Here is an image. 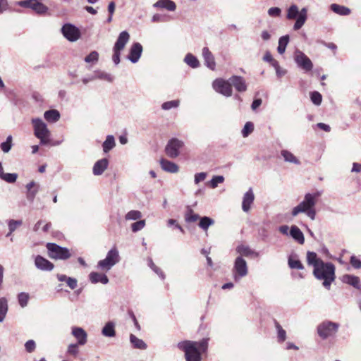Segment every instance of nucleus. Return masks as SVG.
Masks as SVG:
<instances>
[{
	"label": "nucleus",
	"instance_id": "obj_1",
	"mask_svg": "<svg viewBox=\"0 0 361 361\" xmlns=\"http://www.w3.org/2000/svg\"><path fill=\"white\" fill-rule=\"evenodd\" d=\"M335 266L331 262H324L317 258V279L323 280L322 285L329 290L331 284L336 279Z\"/></svg>",
	"mask_w": 361,
	"mask_h": 361
},
{
	"label": "nucleus",
	"instance_id": "obj_2",
	"mask_svg": "<svg viewBox=\"0 0 361 361\" xmlns=\"http://www.w3.org/2000/svg\"><path fill=\"white\" fill-rule=\"evenodd\" d=\"M316 203V193H307L302 202L292 210V215L297 216L300 213H306L312 219H314L315 212L313 207Z\"/></svg>",
	"mask_w": 361,
	"mask_h": 361
},
{
	"label": "nucleus",
	"instance_id": "obj_3",
	"mask_svg": "<svg viewBox=\"0 0 361 361\" xmlns=\"http://www.w3.org/2000/svg\"><path fill=\"white\" fill-rule=\"evenodd\" d=\"M31 122L33 126L34 135L39 140L40 145L49 144L51 132L48 129L47 124L39 118H32Z\"/></svg>",
	"mask_w": 361,
	"mask_h": 361
},
{
	"label": "nucleus",
	"instance_id": "obj_4",
	"mask_svg": "<svg viewBox=\"0 0 361 361\" xmlns=\"http://www.w3.org/2000/svg\"><path fill=\"white\" fill-rule=\"evenodd\" d=\"M286 18L288 20H296L293 29L298 30L304 25L307 18V9L305 7L299 11L298 6L293 4L287 10Z\"/></svg>",
	"mask_w": 361,
	"mask_h": 361
},
{
	"label": "nucleus",
	"instance_id": "obj_5",
	"mask_svg": "<svg viewBox=\"0 0 361 361\" xmlns=\"http://www.w3.org/2000/svg\"><path fill=\"white\" fill-rule=\"evenodd\" d=\"M178 348L185 353L186 361H201V353L195 348V343L191 341L179 342Z\"/></svg>",
	"mask_w": 361,
	"mask_h": 361
},
{
	"label": "nucleus",
	"instance_id": "obj_6",
	"mask_svg": "<svg viewBox=\"0 0 361 361\" xmlns=\"http://www.w3.org/2000/svg\"><path fill=\"white\" fill-rule=\"evenodd\" d=\"M120 261L118 250L116 247H112L106 254V257L98 262L97 268L108 271Z\"/></svg>",
	"mask_w": 361,
	"mask_h": 361
},
{
	"label": "nucleus",
	"instance_id": "obj_7",
	"mask_svg": "<svg viewBox=\"0 0 361 361\" xmlns=\"http://www.w3.org/2000/svg\"><path fill=\"white\" fill-rule=\"evenodd\" d=\"M339 324L330 321H325L317 326V334L323 339L334 338L338 332Z\"/></svg>",
	"mask_w": 361,
	"mask_h": 361
},
{
	"label": "nucleus",
	"instance_id": "obj_8",
	"mask_svg": "<svg viewBox=\"0 0 361 361\" xmlns=\"http://www.w3.org/2000/svg\"><path fill=\"white\" fill-rule=\"evenodd\" d=\"M49 257L51 259L66 260L71 255L68 248L61 247L56 243H48L46 245Z\"/></svg>",
	"mask_w": 361,
	"mask_h": 361
},
{
	"label": "nucleus",
	"instance_id": "obj_9",
	"mask_svg": "<svg viewBox=\"0 0 361 361\" xmlns=\"http://www.w3.org/2000/svg\"><path fill=\"white\" fill-rule=\"evenodd\" d=\"M248 273V268L246 261L241 257H236L233 268V274L235 281H238L245 277Z\"/></svg>",
	"mask_w": 361,
	"mask_h": 361
},
{
	"label": "nucleus",
	"instance_id": "obj_10",
	"mask_svg": "<svg viewBox=\"0 0 361 361\" xmlns=\"http://www.w3.org/2000/svg\"><path fill=\"white\" fill-rule=\"evenodd\" d=\"M63 37L70 42H75L80 37V30L73 24L66 23L61 27Z\"/></svg>",
	"mask_w": 361,
	"mask_h": 361
},
{
	"label": "nucleus",
	"instance_id": "obj_11",
	"mask_svg": "<svg viewBox=\"0 0 361 361\" xmlns=\"http://www.w3.org/2000/svg\"><path fill=\"white\" fill-rule=\"evenodd\" d=\"M294 60L299 68L305 72L310 71L313 68L311 60L301 51L297 49L294 54Z\"/></svg>",
	"mask_w": 361,
	"mask_h": 361
},
{
	"label": "nucleus",
	"instance_id": "obj_12",
	"mask_svg": "<svg viewBox=\"0 0 361 361\" xmlns=\"http://www.w3.org/2000/svg\"><path fill=\"white\" fill-rule=\"evenodd\" d=\"M184 142L177 138L171 139L166 146V154L170 158H176L180 154V149L183 147Z\"/></svg>",
	"mask_w": 361,
	"mask_h": 361
},
{
	"label": "nucleus",
	"instance_id": "obj_13",
	"mask_svg": "<svg viewBox=\"0 0 361 361\" xmlns=\"http://www.w3.org/2000/svg\"><path fill=\"white\" fill-rule=\"evenodd\" d=\"M213 88L219 93L226 96L231 97L233 93V90L229 82V79L225 80L221 78L216 79L213 82Z\"/></svg>",
	"mask_w": 361,
	"mask_h": 361
},
{
	"label": "nucleus",
	"instance_id": "obj_14",
	"mask_svg": "<svg viewBox=\"0 0 361 361\" xmlns=\"http://www.w3.org/2000/svg\"><path fill=\"white\" fill-rule=\"evenodd\" d=\"M18 5L25 8H30L37 14H44L48 11V7L36 0H24L18 2Z\"/></svg>",
	"mask_w": 361,
	"mask_h": 361
},
{
	"label": "nucleus",
	"instance_id": "obj_15",
	"mask_svg": "<svg viewBox=\"0 0 361 361\" xmlns=\"http://www.w3.org/2000/svg\"><path fill=\"white\" fill-rule=\"evenodd\" d=\"M35 265L37 269L44 271H51L54 268V265L52 262L42 257L37 255L35 258Z\"/></svg>",
	"mask_w": 361,
	"mask_h": 361
},
{
	"label": "nucleus",
	"instance_id": "obj_16",
	"mask_svg": "<svg viewBox=\"0 0 361 361\" xmlns=\"http://www.w3.org/2000/svg\"><path fill=\"white\" fill-rule=\"evenodd\" d=\"M142 46L139 42H135L132 44L129 54L128 56V59L130 60L132 63H137L142 54Z\"/></svg>",
	"mask_w": 361,
	"mask_h": 361
},
{
	"label": "nucleus",
	"instance_id": "obj_17",
	"mask_svg": "<svg viewBox=\"0 0 361 361\" xmlns=\"http://www.w3.org/2000/svg\"><path fill=\"white\" fill-rule=\"evenodd\" d=\"M229 82L231 87L234 88L240 92H243L247 90V84L245 80L242 76L233 75L229 78Z\"/></svg>",
	"mask_w": 361,
	"mask_h": 361
},
{
	"label": "nucleus",
	"instance_id": "obj_18",
	"mask_svg": "<svg viewBox=\"0 0 361 361\" xmlns=\"http://www.w3.org/2000/svg\"><path fill=\"white\" fill-rule=\"evenodd\" d=\"M71 334L76 338L79 345H84L87 343V334L82 328L73 326Z\"/></svg>",
	"mask_w": 361,
	"mask_h": 361
},
{
	"label": "nucleus",
	"instance_id": "obj_19",
	"mask_svg": "<svg viewBox=\"0 0 361 361\" xmlns=\"http://www.w3.org/2000/svg\"><path fill=\"white\" fill-rule=\"evenodd\" d=\"M25 188L27 189L26 197L30 202L32 203L39 190V185L32 180L28 183Z\"/></svg>",
	"mask_w": 361,
	"mask_h": 361
},
{
	"label": "nucleus",
	"instance_id": "obj_20",
	"mask_svg": "<svg viewBox=\"0 0 361 361\" xmlns=\"http://www.w3.org/2000/svg\"><path fill=\"white\" fill-rule=\"evenodd\" d=\"M130 39V35L127 31H122L113 47V50L121 51Z\"/></svg>",
	"mask_w": 361,
	"mask_h": 361
},
{
	"label": "nucleus",
	"instance_id": "obj_21",
	"mask_svg": "<svg viewBox=\"0 0 361 361\" xmlns=\"http://www.w3.org/2000/svg\"><path fill=\"white\" fill-rule=\"evenodd\" d=\"M202 57L204 61V64L211 70H214L216 68V62L214 56L212 53L209 51L208 47H204L202 49Z\"/></svg>",
	"mask_w": 361,
	"mask_h": 361
},
{
	"label": "nucleus",
	"instance_id": "obj_22",
	"mask_svg": "<svg viewBox=\"0 0 361 361\" xmlns=\"http://www.w3.org/2000/svg\"><path fill=\"white\" fill-rule=\"evenodd\" d=\"M255 200V195L252 188H250L245 194L243 198L242 209L245 212H249L251 205Z\"/></svg>",
	"mask_w": 361,
	"mask_h": 361
},
{
	"label": "nucleus",
	"instance_id": "obj_23",
	"mask_svg": "<svg viewBox=\"0 0 361 361\" xmlns=\"http://www.w3.org/2000/svg\"><path fill=\"white\" fill-rule=\"evenodd\" d=\"M109 161L106 158H103L97 161L93 166L92 172L94 176L102 175L108 168Z\"/></svg>",
	"mask_w": 361,
	"mask_h": 361
},
{
	"label": "nucleus",
	"instance_id": "obj_24",
	"mask_svg": "<svg viewBox=\"0 0 361 361\" xmlns=\"http://www.w3.org/2000/svg\"><path fill=\"white\" fill-rule=\"evenodd\" d=\"M236 252L240 255V256L243 257H259V253L252 250L249 246L245 245H239L237 246Z\"/></svg>",
	"mask_w": 361,
	"mask_h": 361
},
{
	"label": "nucleus",
	"instance_id": "obj_25",
	"mask_svg": "<svg viewBox=\"0 0 361 361\" xmlns=\"http://www.w3.org/2000/svg\"><path fill=\"white\" fill-rule=\"evenodd\" d=\"M160 165L164 171L169 173H175L179 170V166L176 164L166 159H161L160 160Z\"/></svg>",
	"mask_w": 361,
	"mask_h": 361
},
{
	"label": "nucleus",
	"instance_id": "obj_26",
	"mask_svg": "<svg viewBox=\"0 0 361 361\" xmlns=\"http://www.w3.org/2000/svg\"><path fill=\"white\" fill-rule=\"evenodd\" d=\"M153 7L157 8H164L169 11H174L176 8V5L171 0H159L153 4Z\"/></svg>",
	"mask_w": 361,
	"mask_h": 361
},
{
	"label": "nucleus",
	"instance_id": "obj_27",
	"mask_svg": "<svg viewBox=\"0 0 361 361\" xmlns=\"http://www.w3.org/2000/svg\"><path fill=\"white\" fill-rule=\"evenodd\" d=\"M89 279L92 283H102V284H107L109 283L107 276L98 272H91L89 275Z\"/></svg>",
	"mask_w": 361,
	"mask_h": 361
},
{
	"label": "nucleus",
	"instance_id": "obj_28",
	"mask_svg": "<svg viewBox=\"0 0 361 361\" xmlns=\"http://www.w3.org/2000/svg\"><path fill=\"white\" fill-rule=\"evenodd\" d=\"M0 178L8 183H14L18 178V174L16 173H4L2 164L0 163Z\"/></svg>",
	"mask_w": 361,
	"mask_h": 361
},
{
	"label": "nucleus",
	"instance_id": "obj_29",
	"mask_svg": "<svg viewBox=\"0 0 361 361\" xmlns=\"http://www.w3.org/2000/svg\"><path fill=\"white\" fill-rule=\"evenodd\" d=\"M290 236L298 243L303 244L305 241L304 235L300 228L296 226H292L290 230Z\"/></svg>",
	"mask_w": 361,
	"mask_h": 361
},
{
	"label": "nucleus",
	"instance_id": "obj_30",
	"mask_svg": "<svg viewBox=\"0 0 361 361\" xmlns=\"http://www.w3.org/2000/svg\"><path fill=\"white\" fill-rule=\"evenodd\" d=\"M288 264L290 269H303L304 267L301 262L299 260L297 255L291 254L288 259Z\"/></svg>",
	"mask_w": 361,
	"mask_h": 361
},
{
	"label": "nucleus",
	"instance_id": "obj_31",
	"mask_svg": "<svg viewBox=\"0 0 361 361\" xmlns=\"http://www.w3.org/2000/svg\"><path fill=\"white\" fill-rule=\"evenodd\" d=\"M341 280L343 283H348L357 289L360 288V279L357 276L345 274L342 276Z\"/></svg>",
	"mask_w": 361,
	"mask_h": 361
},
{
	"label": "nucleus",
	"instance_id": "obj_32",
	"mask_svg": "<svg viewBox=\"0 0 361 361\" xmlns=\"http://www.w3.org/2000/svg\"><path fill=\"white\" fill-rule=\"evenodd\" d=\"M130 342L133 347L136 349L145 350L147 348V345L145 341L140 338H138L134 334L130 335Z\"/></svg>",
	"mask_w": 361,
	"mask_h": 361
},
{
	"label": "nucleus",
	"instance_id": "obj_33",
	"mask_svg": "<svg viewBox=\"0 0 361 361\" xmlns=\"http://www.w3.org/2000/svg\"><path fill=\"white\" fill-rule=\"evenodd\" d=\"M44 118L51 123H56L60 118V113L56 109L46 111L44 114Z\"/></svg>",
	"mask_w": 361,
	"mask_h": 361
},
{
	"label": "nucleus",
	"instance_id": "obj_34",
	"mask_svg": "<svg viewBox=\"0 0 361 361\" xmlns=\"http://www.w3.org/2000/svg\"><path fill=\"white\" fill-rule=\"evenodd\" d=\"M102 334L106 337H114L116 335L115 324L113 322H108L102 330Z\"/></svg>",
	"mask_w": 361,
	"mask_h": 361
},
{
	"label": "nucleus",
	"instance_id": "obj_35",
	"mask_svg": "<svg viewBox=\"0 0 361 361\" xmlns=\"http://www.w3.org/2000/svg\"><path fill=\"white\" fill-rule=\"evenodd\" d=\"M331 9L333 12L340 16H348L351 13L349 8L336 4H332L331 5Z\"/></svg>",
	"mask_w": 361,
	"mask_h": 361
},
{
	"label": "nucleus",
	"instance_id": "obj_36",
	"mask_svg": "<svg viewBox=\"0 0 361 361\" xmlns=\"http://www.w3.org/2000/svg\"><path fill=\"white\" fill-rule=\"evenodd\" d=\"M116 145L115 138L113 135H109L106 136L105 141L102 144V148L104 153L109 152Z\"/></svg>",
	"mask_w": 361,
	"mask_h": 361
},
{
	"label": "nucleus",
	"instance_id": "obj_37",
	"mask_svg": "<svg viewBox=\"0 0 361 361\" xmlns=\"http://www.w3.org/2000/svg\"><path fill=\"white\" fill-rule=\"evenodd\" d=\"M184 62L192 68H197L200 66V62L197 58L190 53L185 55Z\"/></svg>",
	"mask_w": 361,
	"mask_h": 361
},
{
	"label": "nucleus",
	"instance_id": "obj_38",
	"mask_svg": "<svg viewBox=\"0 0 361 361\" xmlns=\"http://www.w3.org/2000/svg\"><path fill=\"white\" fill-rule=\"evenodd\" d=\"M214 224V220L208 216L200 218L198 226L204 231H207L209 226Z\"/></svg>",
	"mask_w": 361,
	"mask_h": 361
},
{
	"label": "nucleus",
	"instance_id": "obj_39",
	"mask_svg": "<svg viewBox=\"0 0 361 361\" xmlns=\"http://www.w3.org/2000/svg\"><path fill=\"white\" fill-rule=\"evenodd\" d=\"M8 312V300L5 297L0 298V322H4Z\"/></svg>",
	"mask_w": 361,
	"mask_h": 361
},
{
	"label": "nucleus",
	"instance_id": "obj_40",
	"mask_svg": "<svg viewBox=\"0 0 361 361\" xmlns=\"http://www.w3.org/2000/svg\"><path fill=\"white\" fill-rule=\"evenodd\" d=\"M288 42L289 36L288 35L282 36L279 38L277 51L280 54H283L285 52Z\"/></svg>",
	"mask_w": 361,
	"mask_h": 361
},
{
	"label": "nucleus",
	"instance_id": "obj_41",
	"mask_svg": "<svg viewBox=\"0 0 361 361\" xmlns=\"http://www.w3.org/2000/svg\"><path fill=\"white\" fill-rule=\"evenodd\" d=\"M200 216L197 214H195L193 210L190 207H187V211L185 214V220L188 223L195 222L197 220L200 219Z\"/></svg>",
	"mask_w": 361,
	"mask_h": 361
},
{
	"label": "nucleus",
	"instance_id": "obj_42",
	"mask_svg": "<svg viewBox=\"0 0 361 361\" xmlns=\"http://www.w3.org/2000/svg\"><path fill=\"white\" fill-rule=\"evenodd\" d=\"M275 327L277 331L278 342L283 343L286 339V332L284 329H283L282 326L276 321H275Z\"/></svg>",
	"mask_w": 361,
	"mask_h": 361
},
{
	"label": "nucleus",
	"instance_id": "obj_43",
	"mask_svg": "<svg viewBox=\"0 0 361 361\" xmlns=\"http://www.w3.org/2000/svg\"><path fill=\"white\" fill-rule=\"evenodd\" d=\"M307 262L309 265L313 267L312 274L316 277V253L308 251L307 253Z\"/></svg>",
	"mask_w": 361,
	"mask_h": 361
},
{
	"label": "nucleus",
	"instance_id": "obj_44",
	"mask_svg": "<svg viewBox=\"0 0 361 361\" xmlns=\"http://www.w3.org/2000/svg\"><path fill=\"white\" fill-rule=\"evenodd\" d=\"M281 156L283 157L284 160L287 162L298 164L300 163L299 160L290 152L287 150L281 151Z\"/></svg>",
	"mask_w": 361,
	"mask_h": 361
},
{
	"label": "nucleus",
	"instance_id": "obj_45",
	"mask_svg": "<svg viewBox=\"0 0 361 361\" xmlns=\"http://www.w3.org/2000/svg\"><path fill=\"white\" fill-rule=\"evenodd\" d=\"M192 343H195V348L196 349H198L200 352L204 353L208 348V339L207 338H203L199 342L197 341H192Z\"/></svg>",
	"mask_w": 361,
	"mask_h": 361
},
{
	"label": "nucleus",
	"instance_id": "obj_46",
	"mask_svg": "<svg viewBox=\"0 0 361 361\" xmlns=\"http://www.w3.org/2000/svg\"><path fill=\"white\" fill-rule=\"evenodd\" d=\"M0 147L4 153H8L12 147V136L8 135L6 140L0 145Z\"/></svg>",
	"mask_w": 361,
	"mask_h": 361
},
{
	"label": "nucleus",
	"instance_id": "obj_47",
	"mask_svg": "<svg viewBox=\"0 0 361 361\" xmlns=\"http://www.w3.org/2000/svg\"><path fill=\"white\" fill-rule=\"evenodd\" d=\"M254 130V124L250 122V121H248L247 122L243 130H242V135L243 137H247L250 134H251Z\"/></svg>",
	"mask_w": 361,
	"mask_h": 361
},
{
	"label": "nucleus",
	"instance_id": "obj_48",
	"mask_svg": "<svg viewBox=\"0 0 361 361\" xmlns=\"http://www.w3.org/2000/svg\"><path fill=\"white\" fill-rule=\"evenodd\" d=\"M142 217V213L137 210H131L126 214V220H137Z\"/></svg>",
	"mask_w": 361,
	"mask_h": 361
},
{
	"label": "nucleus",
	"instance_id": "obj_49",
	"mask_svg": "<svg viewBox=\"0 0 361 361\" xmlns=\"http://www.w3.org/2000/svg\"><path fill=\"white\" fill-rule=\"evenodd\" d=\"M180 104V101L178 99L171 100L169 102H164L161 105V108L164 110H170L173 108H177Z\"/></svg>",
	"mask_w": 361,
	"mask_h": 361
},
{
	"label": "nucleus",
	"instance_id": "obj_50",
	"mask_svg": "<svg viewBox=\"0 0 361 361\" xmlns=\"http://www.w3.org/2000/svg\"><path fill=\"white\" fill-rule=\"evenodd\" d=\"M23 224L22 220H13L11 219L8 221V227L10 231V233L14 232L18 227L20 226Z\"/></svg>",
	"mask_w": 361,
	"mask_h": 361
},
{
	"label": "nucleus",
	"instance_id": "obj_51",
	"mask_svg": "<svg viewBox=\"0 0 361 361\" xmlns=\"http://www.w3.org/2000/svg\"><path fill=\"white\" fill-rule=\"evenodd\" d=\"M18 300L19 305L22 307H25L27 305L28 300H29V295L26 293L22 292L18 294Z\"/></svg>",
	"mask_w": 361,
	"mask_h": 361
},
{
	"label": "nucleus",
	"instance_id": "obj_52",
	"mask_svg": "<svg viewBox=\"0 0 361 361\" xmlns=\"http://www.w3.org/2000/svg\"><path fill=\"white\" fill-rule=\"evenodd\" d=\"M99 59V54L96 51H92L85 58V61L86 63H95L98 61Z\"/></svg>",
	"mask_w": 361,
	"mask_h": 361
},
{
	"label": "nucleus",
	"instance_id": "obj_53",
	"mask_svg": "<svg viewBox=\"0 0 361 361\" xmlns=\"http://www.w3.org/2000/svg\"><path fill=\"white\" fill-rule=\"evenodd\" d=\"M224 181L223 176H214L211 179L209 184L212 188H216L219 183H222Z\"/></svg>",
	"mask_w": 361,
	"mask_h": 361
},
{
	"label": "nucleus",
	"instance_id": "obj_54",
	"mask_svg": "<svg viewBox=\"0 0 361 361\" xmlns=\"http://www.w3.org/2000/svg\"><path fill=\"white\" fill-rule=\"evenodd\" d=\"M145 226V220L137 221L131 225L133 232L136 233L141 231Z\"/></svg>",
	"mask_w": 361,
	"mask_h": 361
},
{
	"label": "nucleus",
	"instance_id": "obj_55",
	"mask_svg": "<svg viewBox=\"0 0 361 361\" xmlns=\"http://www.w3.org/2000/svg\"><path fill=\"white\" fill-rule=\"evenodd\" d=\"M36 348L35 342L33 340L27 341L25 344V348L27 353H32Z\"/></svg>",
	"mask_w": 361,
	"mask_h": 361
},
{
	"label": "nucleus",
	"instance_id": "obj_56",
	"mask_svg": "<svg viewBox=\"0 0 361 361\" xmlns=\"http://www.w3.org/2000/svg\"><path fill=\"white\" fill-rule=\"evenodd\" d=\"M78 343L70 344L68 347V353L72 355L76 356L78 354Z\"/></svg>",
	"mask_w": 361,
	"mask_h": 361
},
{
	"label": "nucleus",
	"instance_id": "obj_57",
	"mask_svg": "<svg viewBox=\"0 0 361 361\" xmlns=\"http://www.w3.org/2000/svg\"><path fill=\"white\" fill-rule=\"evenodd\" d=\"M207 177L205 172L197 173L195 175V183L198 184L200 182L203 181Z\"/></svg>",
	"mask_w": 361,
	"mask_h": 361
},
{
	"label": "nucleus",
	"instance_id": "obj_58",
	"mask_svg": "<svg viewBox=\"0 0 361 361\" xmlns=\"http://www.w3.org/2000/svg\"><path fill=\"white\" fill-rule=\"evenodd\" d=\"M350 264L355 269L361 268V261L355 256L350 257Z\"/></svg>",
	"mask_w": 361,
	"mask_h": 361
},
{
	"label": "nucleus",
	"instance_id": "obj_59",
	"mask_svg": "<svg viewBox=\"0 0 361 361\" xmlns=\"http://www.w3.org/2000/svg\"><path fill=\"white\" fill-rule=\"evenodd\" d=\"M66 283L69 286V288L72 290L75 289L78 286L77 279L75 278H72V277H69Z\"/></svg>",
	"mask_w": 361,
	"mask_h": 361
},
{
	"label": "nucleus",
	"instance_id": "obj_60",
	"mask_svg": "<svg viewBox=\"0 0 361 361\" xmlns=\"http://www.w3.org/2000/svg\"><path fill=\"white\" fill-rule=\"evenodd\" d=\"M281 9L278 7H271L268 10L270 16H279L281 14Z\"/></svg>",
	"mask_w": 361,
	"mask_h": 361
},
{
	"label": "nucleus",
	"instance_id": "obj_61",
	"mask_svg": "<svg viewBox=\"0 0 361 361\" xmlns=\"http://www.w3.org/2000/svg\"><path fill=\"white\" fill-rule=\"evenodd\" d=\"M152 21L154 23L165 22L166 16L160 15L159 13H156L152 16Z\"/></svg>",
	"mask_w": 361,
	"mask_h": 361
},
{
	"label": "nucleus",
	"instance_id": "obj_62",
	"mask_svg": "<svg viewBox=\"0 0 361 361\" xmlns=\"http://www.w3.org/2000/svg\"><path fill=\"white\" fill-rule=\"evenodd\" d=\"M167 225L169 226H175V227L179 229L181 232H184L183 228L178 224L177 221L173 219H170L167 221Z\"/></svg>",
	"mask_w": 361,
	"mask_h": 361
},
{
	"label": "nucleus",
	"instance_id": "obj_63",
	"mask_svg": "<svg viewBox=\"0 0 361 361\" xmlns=\"http://www.w3.org/2000/svg\"><path fill=\"white\" fill-rule=\"evenodd\" d=\"M114 54L112 56V60L115 65H118L121 60H120V56H121V51L117 50H113Z\"/></svg>",
	"mask_w": 361,
	"mask_h": 361
},
{
	"label": "nucleus",
	"instance_id": "obj_64",
	"mask_svg": "<svg viewBox=\"0 0 361 361\" xmlns=\"http://www.w3.org/2000/svg\"><path fill=\"white\" fill-rule=\"evenodd\" d=\"M262 104V99H255L251 105V108L252 110H256L257 108H258Z\"/></svg>",
	"mask_w": 361,
	"mask_h": 361
}]
</instances>
